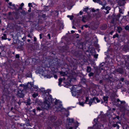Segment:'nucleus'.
<instances>
[{"label":"nucleus","instance_id":"f257e3e1","mask_svg":"<svg viewBox=\"0 0 129 129\" xmlns=\"http://www.w3.org/2000/svg\"><path fill=\"white\" fill-rule=\"evenodd\" d=\"M55 107L54 108V110L55 111H60L62 109V105L61 103L59 102V100H56L54 102Z\"/></svg>","mask_w":129,"mask_h":129},{"label":"nucleus","instance_id":"f03ea898","mask_svg":"<svg viewBox=\"0 0 129 129\" xmlns=\"http://www.w3.org/2000/svg\"><path fill=\"white\" fill-rule=\"evenodd\" d=\"M95 100L96 101L97 103H99L100 102V100L98 99L97 97H94L89 100L88 97H86L85 102L86 104H89L90 106Z\"/></svg>","mask_w":129,"mask_h":129},{"label":"nucleus","instance_id":"7ed1b4c3","mask_svg":"<svg viewBox=\"0 0 129 129\" xmlns=\"http://www.w3.org/2000/svg\"><path fill=\"white\" fill-rule=\"evenodd\" d=\"M91 19V15L90 14H88L87 15H84L82 17V21L83 22H85Z\"/></svg>","mask_w":129,"mask_h":129},{"label":"nucleus","instance_id":"20e7f679","mask_svg":"<svg viewBox=\"0 0 129 129\" xmlns=\"http://www.w3.org/2000/svg\"><path fill=\"white\" fill-rule=\"evenodd\" d=\"M56 117L53 115H51L48 117V119L49 123H53L56 119Z\"/></svg>","mask_w":129,"mask_h":129},{"label":"nucleus","instance_id":"39448f33","mask_svg":"<svg viewBox=\"0 0 129 129\" xmlns=\"http://www.w3.org/2000/svg\"><path fill=\"white\" fill-rule=\"evenodd\" d=\"M17 94L19 98H23L24 96L23 91L21 90H19L17 92Z\"/></svg>","mask_w":129,"mask_h":129},{"label":"nucleus","instance_id":"423d86ee","mask_svg":"<svg viewBox=\"0 0 129 129\" xmlns=\"http://www.w3.org/2000/svg\"><path fill=\"white\" fill-rule=\"evenodd\" d=\"M44 104L45 108H48L50 107V103L48 100H45L44 102Z\"/></svg>","mask_w":129,"mask_h":129},{"label":"nucleus","instance_id":"0eeeda50","mask_svg":"<svg viewBox=\"0 0 129 129\" xmlns=\"http://www.w3.org/2000/svg\"><path fill=\"white\" fill-rule=\"evenodd\" d=\"M115 70L116 72L121 74H122L124 72V70L122 68H118L116 69Z\"/></svg>","mask_w":129,"mask_h":129},{"label":"nucleus","instance_id":"6e6552de","mask_svg":"<svg viewBox=\"0 0 129 129\" xmlns=\"http://www.w3.org/2000/svg\"><path fill=\"white\" fill-rule=\"evenodd\" d=\"M7 35L6 34H3V36L1 37V38L2 40H6L7 39Z\"/></svg>","mask_w":129,"mask_h":129},{"label":"nucleus","instance_id":"1a4fd4ad","mask_svg":"<svg viewBox=\"0 0 129 129\" xmlns=\"http://www.w3.org/2000/svg\"><path fill=\"white\" fill-rule=\"evenodd\" d=\"M117 31L119 33H120L121 31L122 30V28L120 26H118L117 27Z\"/></svg>","mask_w":129,"mask_h":129},{"label":"nucleus","instance_id":"9d476101","mask_svg":"<svg viewBox=\"0 0 129 129\" xmlns=\"http://www.w3.org/2000/svg\"><path fill=\"white\" fill-rule=\"evenodd\" d=\"M25 124L23 123H21L19 124V125L20 126L22 127L21 128L22 129H25V128L26 127L25 126Z\"/></svg>","mask_w":129,"mask_h":129},{"label":"nucleus","instance_id":"9b49d317","mask_svg":"<svg viewBox=\"0 0 129 129\" xmlns=\"http://www.w3.org/2000/svg\"><path fill=\"white\" fill-rule=\"evenodd\" d=\"M108 98V96H104L103 97V99L105 102L107 103Z\"/></svg>","mask_w":129,"mask_h":129},{"label":"nucleus","instance_id":"f8f14e48","mask_svg":"<svg viewBox=\"0 0 129 129\" xmlns=\"http://www.w3.org/2000/svg\"><path fill=\"white\" fill-rule=\"evenodd\" d=\"M112 126L114 127H117V129H118L119 128V126L116 123L113 124L112 125Z\"/></svg>","mask_w":129,"mask_h":129},{"label":"nucleus","instance_id":"ddd939ff","mask_svg":"<svg viewBox=\"0 0 129 129\" xmlns=\"http://www.w3.org/2000/svg\"><path fill=\"white\" fill-rule=\"evenodd\" d=\"M91 70V68L90 67H87L86 71L87 72H90Z\"/></svg>","mask_w":129,"mask_h":129},{"label":"nucleus","instance_id":"4468645a","mask_svg":"<svg viewBox=\"0 0 129 129\" xmlns=\"http://www.w3.org/2000/svg\"><path fill=\"white\" fill-rule=\"evenodd\" d=\"M26 104L27 105H30L31 104L30 103V99H28L27 100V102H26Z\"/></svg>","mask_w":129,"mask_h":129},{"label":"nucleus","instance_id":"2eb2a0df","mask_svg":"<svg viewBox=\"0 0 129 129\" xmlns=\"http://www.w3.org/2000/svg\"><path fill=\"white\" fill-rule=\"evenodd\" d=\"M22 43L20 45H19L18 46L17 48L21 49L23 48L22 45H23V44L22 43Z\"/></svg>","mask_w":129,"mask_h":129},{"label":"nucleus","instance_id":"dca6fc26","mask_svg":"<svg viewBox=\"0 0 129 129\" xmlns=\"http://www.w3.org/2000/svg\"><path fill=\"white\" fill-rule=\"evenodd\" d=\"M67 120L69 121V123H73L74 121V120L73 119L68 118Z\"/></svg>","mask_w":129,"mask_h":129},{"label":"nucleus","instance_id":"f3484780","mask_svg":"<svg viewBox=\"0 0 129 129\" xmlns=\"http://www.w3.org/2000/svg\"><path fill=\"white\" fill-rule=\"evenodd\" d=\"M59 73L62 76H65V75H66V74L64 72H59Z\"/></svg>","mask_w":129,"mask_h":129},{"label":"nucleus","instance_id":"a211bd4d","mask_svg":"<svg viewBox=\"0 0 129 129\" xmlns=\"http://www.w3.org/2000/svg\"><path fill=\"white\" fill-rule=\"evenodd\" d=\"M62 80L61 78H59V79L58 85L60 86L61 82H62Z\"/></svg>","mask_w":129,"mask_h":129},{"label":"nucleus","instance_id":"6ab92c4d","mask_svg":"<svg viewBox=\"0 0 129 129\" xmlns=\"http://www.w3.org/2000/svg\"><path fill=\"white\" fill-rule=\"evenodd\" d=\"M21 14L23 15H25L27 14V12H25L24 10H23L21 12Z\"/></svg>","mask_w":129,"mask_h":129},{"label":"nucleus","instance_id":"aec40b11","mask_svg":"<svg viewBox=\"0 0 129 129\" xmlns=\"http://www.w3.org/2000/svg\"><path fill=\"white\" fill-rule=\"evenodd\" d=\"M72 95L73 96H75L77 93V92L74 91H72Z\"/></svg>","mask_w":129,"mask_h":129},{"label":"nucleus","instance_id":"412c9836","mask_svg":"<svg viewBox=\"0 0 129 129\" xmlns=\"http://www.w3.org/2000/svg\"><path fill=\"white\" fill-rule=\"evenodd\" d=\"M38 95L37 93H34L33 94L32 96H33L34 98H36Z\"/></svg>","mask_w":129,"mask_h":129},{"label":"nucleus","instance_id":"4be33fe9","mask_svg":"<svg viewBox=\"0 0 129 129\" xmlns=\"http://www.w3.org/2000/svg\"><path fill=\"white\" fill-rule=\"evenodd\" d=\"M67 17L68 18H69L71 20H72L73 19V18L74 17L73 15H69L67 16Z\"/></svg>","mask_w":129,"mask_h":129},{"label":"nucleus","instance_id":"5701e85b","mask_svg":"<svg viewBox=\"0 0 129 129\" xmlns=\"http://www.w3.org/2000/svg\"><path fill=\"white\" fill-rule=\"evenodd\" d=\"M94 74L92 72H90L88 74V75L89 77H91V76H93Z\"/></svg>","mask_w":129,"mask_h":129},{"label":"nucleus","instance_id":"b1692460","mask_svg":"<svg viewBox=\"0 0 129 129\" xmlns=\"http://www.w3.org/2000/svg\"><path fill=\"white\" fill-rule=\"evenodd\" d=\"M118 34H116L115 35H114L113 37V39L115 38L116 37H118Z\"/></svg>","mask_w":129,"mask_h":129},{"label":"nucleus","instance_id":"393cba45","mask_svg":"<svg viewBox=\"0 0 129 129\" xmlns=\"http://www.w3.org/2000/svg\"><path fill=\"white\" fill-rule=\"evenodd\" d=\"M106 2H105V4H104V5L102 6L103 7L102 8H101V9L102 10H103L104 9H105V5H106Z\"/></svg>","mask_w":129,"mask_h":129},{"label":"nucleus","instance_id":"a878e982","mask_svg":"<svg viewBox=\"0 0 129 129\" xmlns=\"http://www.w3.org/2000/svg\"><path fill=\"white\" fill-rule=\"evenodd\" d=\"M105 9L107 10H110L111 9V8L107 6L105 7Z\"/></svg>","mask_w":129,"mask_h":129},{"label":"nucleus","instance_id":"bb28decb","mask_svg":"<svg viewBox=\"0 0 129 129\" xmlns=\"http://www.w3.org/2000/svg\"><path fill=\"white\" fill-rule=\"evenodd\" d=\"M125 29L127 30H129V26L128 25H126L125 27Z\"/></svg>","mask_w":129,"mask_h":129},{"label":"nucleus","instance_id":"cd10ccee","mask_svg":"<svg viewBox=\"0 0 129 129\" xmlns=\"http://www.w3.org/2000/svg\"><path fill=\"white\" fill-rule=\"evenodd\" d=\"M99 4L101 5L102 6L104 5L105 4V3L104 4L103 3V2L101 1H100L99 2Z\"/></svg>","mask_w":129,"mask_h":129},{"label":"nucleus","instance_id":"c85d7f7f","mask_svg":"<svg viewBox=\"0 0 129 129\" xmlns=\"http://www.w3.org/2000/svg\"><path fill=\"white\" fill-rule=\"evenodd\" d=\"M85 103H86L85 102L84 103L83 102H81V103H79V104H80V105H81V106H84V104Z\"/></svg>","mask_w":129,"mask_h":129},{"label":"nucleus","instance_id":"c756f323","mask_svg":"<svg viewBox=\"0 0 129 129\" xmlns=\"http://www.w3.org/2000/svg\"><path fill=\"white\" fill-rule=\"evenodd\" d=\"M20 57L19 55L18 54H16L15 55V58H19Z\"/></svg>","mask_w":129,"mask_h":129},{"label":"nucleus","instance_id":"7c9ffc66","mask_svg":"<svg viewBox=\"0 0 129 129\" xmlns=\"http://www.w3.org/2000/svg\"><path fill=\"white\" fill-rule=\"evenodd\" d=\"M88 10V8H85L84 10V11L85 12H87Z\"/></svg>","mask_w":129,"mask_h":129},{"label":"nucleus","instance_id":"2f4dec72","mask_svg":"<svg viewBox=\"0 0 129 129\" xmlns=\"http://www.w3.org/2000/svg\"><path fill=\"white\" fill-rule=\"evenodd\" d=\"M44 93H45V95L46 94L47 95H48L49 94V93L48 92H47L46 91H44Z\"/></svg>","mask_w":129,"mask_h":129},{"label":"nucleus","instance_id":"473e14b6","mask_svg":"<svg viewBox=\"0 0 129 129\" xmlns=\"http://www.w3.org/2000/svg\"><path fill=\"white\" fill-rule=\"evenodd\" d=\"M83 13V12L81 11H80V12L79 13L77 14V15L79 16V15H81Z\"/></svg>","mask_w":129,"mask_h":129},{"label":"nucleus","instance_id":"72a5a7b5","mask_svg":"<svg viewBox=\"0 0 129 129\" xmlns=\"http://www.w3.org/2000/svg\"><path fill=\"white\" fill-rule=\"evenodd\" d=\"M120 104H123V105H124L125 103V102L124 101H120Z\"/></svg>","mask_w":129,"mask_h":129},{"label":"nucleus","instance_id":"f704fd0d","mask_svg":"<svg viewBox=\"0 0 129 129\" xmlns=\"http://www.w3.org/2000/svg\"><path fill=\"white\" fill-rule=\"evenodd\" d=\"M105 27L104 28H102V29L103 30H105V29L107 28V26L106 25H104Z\"/></svg>","mask_w":129,"mask_h":129},{"label":"nucleus","instance_id":"c9c22d12","mask_svg":"<svg viewBox=\"0 0 129 129\" xmlns=\"http://www.w3.org/2000/svg\"><path fill=\"white\" fill-rule=\"evenodd\" d=\"M34 88L36 90H37L38 89V87L37 86H35L34 87Z\"/></svg>","mask_w":129,"mask_h":129},{"label":"nucleus","instance_id":"e433bc0d","mask_svg":"<svg viewBox=\"0 0 129 129\" xmlns=\"http://www.w3.org/2000/svg\"><path fill=\"white\" fill-rule=\"evenodd\" d=\"M124 79L123 78H121L120 79V80L122 82H123L124 81Z\"/></svg>","mask_w":129,"mask_h":129},{"label":"nucleus","instance_id":"4c0bfd02","mask_svg":"<svg viewBox=\"0 0 129 129\" xmlns=\"http://www.w3.org/2000/svg\"><path fill=\"white\" fill-rule=\"evenodd\" d=\"M49 37V39H51V36L49 34H48L47 35Z\"/></svg>","mask_w":129,"mask_h":129},{"label":"nucleus","instance_id":"58836bf2","mask_svg":"<svg viewBox=\"0 0 129 129\" xmlns=\"http://www.w3.org/2000/svg\"><path fill=\"white\" fill-rule=\"evenodd\" d=\"M37 110H39V111H40V110H41V109L39 107H37Z\"/></svg>","mask_w":129,"mask_h":129},{"label":"nucleus","instance_id":"ea45409f","mask_svg":"<svg viewBox=\"0 0 129 129\" xmlns=\"http://www.w3.org/2000/svg\"><path fill=\"white\" fill-rule=\"evenodd\" d=\"M46 15L45 14H43L42 15V17L44 18L46 17Z\"/></svg>","mask_w":129,"mask_h":129},{"label":"nucleus","instance_id":"a19ab883","mask_svg":"<svg viewBox=\"0 0 129 129\" xmlns=\"http://www.w3.org/2000/svg\"><path fill=\"white\" fill-rule=\"evenodd\" d=\"M27 36L28 37H30V38H31L32 37L30 35V34H28L27 35Z\"/></svg>","mask_w":129,"mask_h":129},{"label":"nucleus","instance_id":"79ce46f5","mask_svg":"<svg viewBox=\"0 0 129 129\" xmlns=\"http://www.w3.org/2000/svg\"><path fill=\"white\" fill-rule=\"evenodd\" d=\"M54 77L56 79L57 78V75H54Z\"/></svg>","mask_w":129,"mask_h":129},{"label":"nucleus","instance_id":"37998d69","mask_svg":"<svg viewBox=\"0 0 129 129\" xmlns=\"http://www.w3.org/2000/svg\"><path fill=\"white\" fill-rule=\"evenodd\" d=\"M40 39H41L42 38V34H40Z\"/></svg>","mask_w":129,"mask_h":129},{"label":"nucleus","instance_id":"c03bdc74","mask_svg":"<svg viewBox=\"0 0 129 129\" xmlns=\"http://www.w3.org/2000/svg\"><path fill=\"white\" fill-rule=\"evenodd\" d=\"M84 26L86 28H87L88 27V26L86 24L85 25H83V26Z\"/></svg>","mask_w":129,"mask_h":129},{"label":"nucleus","instance_id":"a18cd8bd","mask_svg":"<svg viewBox=\"0 0 129 129\" xmlns=\"http://www.w3.org/2000/svg\"><path fill=\"white\" fill-rule=\"evenodd\" d=\"M22 7H21V6L20 7H19V8H18V10H20V9H22Z\"/></svg>","mask_w":129,"mask_h":129},{"label":"nucleus","instance_id":"49530a36","mask_svg":"<svg viewBox=\"0 0 129 129\" xmlns=\"http://www.w3.org/2000/svg\"><path fill=\"white\" fill-rule=\"evenodd\" d=\"M24 5V4L23 3H22L20 5V6L21 7H22Z\"/></svg>","mask_w":129,"mask_h":129},{"label":"nucleus","instance_id":"de8ad7c7","mask_svg":"<svg viewBox=\"0 0 129 129\" xmlns=\"http://www.w3.org/2000/svg\"><path fill=\"white\" fill-rule=\"evenodd\" d=\"M32 111L33 112L35 113V114H36V113H35L36 110H35V109H33V110Z\"/></svg>","mask_w":129,"mask_h":129},{"label":"nucleus","instance_id":"09e8293b","mask_svg":"<svg viewBox=\"0 0 129 129\" xmlns=\"http://www.w3.org/2000/svg\"><path fill=\"white\" fill-rule=\"evenodd\" d=\"M54 12L56 13V15L57 16H58V11H56Z\"/></svg>","mask_w":129,"mask_h":129},{"label":"nucleus","instance_id":"8fccbe9b","mask_svg":"<svg viewBox=\"0 0 129 129\" xmlns=\"http://www.w3.org/2000/svg\"><path fill=\"white\" fill-rule=\"evenodd\" d=\"M97 120L98 119H95L94 120V121L96 123L97 122Z\"/></svg>","mask_w":129,"mask_h":129},{"label":"nucleus","instance_id":"3c124183","mask_svg":"<svg viewBox=\"0 0 129 129\" xmlns=\"http://www.w3.org/2000/svg\"><path fill=\"white\" fill-rule=\"evenodd\" d=\"M8 4L9 5H10V6H12V3L11 2L9 3H8Z\"/></svg>","mask_w":129,"mask_h":129},{"label":"nucleus","instance_id":"603ef678","mask_svg":"<svg viewBox=\"0 0 129 129\" xmlns=\"http://www.w3.org/2000/svg\"><path fill=\"white\" fill-rule=\"evenodd\" d=\"M91 10L93 12H94L95 11V10L93 9H92Z\"/></svg>","mask_w":129,"mask_h":129},{"label":"nucleus","instance_id":"864d4df0","mask_svg":"<svg viewBox=\"0 0 129 129\" xmlns=\"http://www.w3.org/2000/svg\"><path fill=\"white\" fill-rule=\"evenodd\" d=\"M103 81L102 80H100L99 81V83L100 84L102 83H103Z\"/></svg>","mask_w":129,"mask_h":129},{"label":"nucleus","instance_id":"5fc2aeb1","mask_svg":"<svg viewBox=\"0 0 129 129\" xmlns=\"http://www.w3.org/2000/svg\"><path fill=\"white\" fill-rule=\"evenodd\" d=\"M116 117L118 120L119 119V117L118 116H116Z\"/></svg>","mask_w":129,"mask_h":129},{"label":"nucleus","instance_id":"6e6d98bb","mask_svg":"<svg viewBox=\"0 0 129 129\" xmlns=\"http://www.w3.org/2000/svg\"><path fill=\"white\" fill-rule=\"evenodd\" d=\"M114 31H112L110 32V34H111V35H112Z\"/></svg>","mask_w":129,"mask_h":129},{"label":"nucleus","instance_id":"4d7b16f0","mask_svg":"<svg viewBox=\"0 0 129 129\" xmlns=\"http://www.w3.org/2000/svg\"><path fill=\"white\" fill-rule=\"evenodd\" d=\"M37 40V39L35 37L34 38V41L35 42Z\"/></svg>","mask_w":129,"mask_h":129},{"label":"nucleus","instance_id":"13d9d810","mask_svg":"<svg viewBox=\"0 0 129 129\" xmlns=\"http://www.w3.org/2000/svg\"><path fill=\"white\" fill-rule=\"evenodd\" d=\"M17 103L19 105H20L21 104V103L20 102H17Z\"/></svg>","mask_w":129,"mask_h":129},{"label":"nucleus","instance_id":"bf43d9fd","mask_svg":"<svg viewBox=\"0 0 129 129\" xmlns=\"http://www.w3.org/2000/svg\"><path fill=\"white\" fill-rule=\"evenodd\" d=\"M29 125V123H27L26 124H25V126H26H26H28Z\"/></svg>","mask_w":129,"mask_h":129},{"label":"nucleus","instance_id":"052dcab7","mask_svg":"<svg viewBox=\"0 0 129 129\" xmlns=\"http://www.w3.org/2000/svg\"><path fill=\"white\" fill-rule=\"evenodd\" d=\"M31 8H30L28 10V11L29 12H30L31 11Z\"/></svg>","mask_w":129,"mask_h":129},{"label":"nucleus","instance_id":"680f3d73","mask_svg":"<svg viewBox=\"0 0 129 129\" xmlns=\"http://www.w3.org/2000/svg\"><path fill=\"white\" fill-rule=\"evenodd\" d=\"M109 13V10H107V11L106 12V14H107Z\"/></svg>","mask_w":129,"mask_h":129},{"label":"nucleus","instance_id":"e2e57ef3","mask_svg":"<svg viewBox=\"0 0 129 129\" xmlns=\"http://www.w3.org/2000/svg\"><path fill=\"white\" fill-rule=\"evenodd\" d=\"M71 33H75V31L73 30H71Z\"/></svg>","mask_w":129,"mask_h":129},{"label":"nucleus","instance_id":"0e129e2a","mask_svg":"<svg viewBox=\"0 0 129 129\" xmlns=\"http://www.w3.org/2000/svg\"><path fill=\"white\" fill-rule=\"evenodd\" d=\"M117 102H120V100H119V99H117Z\"/></svg>","mask_w":129,"mask_h":129},{"label":"nucleus","instance_id":"69168bd1","mask_svg":"<svg viewBox=\"0 0 129 129\" xmlns=\"http://www.w3.org/2000/svg\"><path fill=\"white\" fill-rule=\"evenodd\" d=\"M31 5V3H29L28 4V6L29 7H30Z\"/></svg>","mask_w":129,"mask_h":129},{"label":"nucleus","instance_id":"338daca9","mask_svg":"<svg viewBox=\"0 0 129 129\" xmlns=\"http://www.w3.org/2000/svg\"><path fill=\"white\" fill-rule=\"evenodd\" d=\"M27 41L28 42H29L30 41V39H28Z\"/></svg>","mask_w":129,"mask_h":129},{"label":"nucleus","instance_id":"774afa93","mask_svg":"<svg viewBox=\"0 0 129 129\" xmlns=\"http://www.w3.org/2000/svg\"><path fill=\"white\" fill-rule=\"evenodd\" d=\"M73 128L72 127H71L69 128V129H73Z\"/></svg>","mask_w":129,"mask_h":129}]
</instances>
